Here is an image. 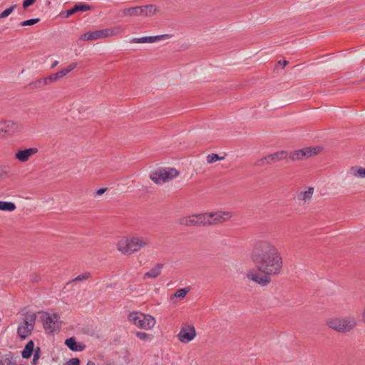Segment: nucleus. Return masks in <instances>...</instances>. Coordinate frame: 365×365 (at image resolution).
Wrapping results in <instances>:
<instances>
[{
  "instance_id": "nucleus-1",
  "label": "nucleus",
  "mask_w": 365,
  "mask_h": 365,
  "mask_svg": "<svg viewBox=\"0 0 365 365\" xmlns=\"http://www.w3.org/2000/svg\"><path fill=\"white\" fill-rule=\"evenodd\" d=\"M251 259L260 274L254 270L247 272V278L261 286H267L272 276L279 275L282 269L283 259L278 248L269 240H260L255 242Z\"/></svg>"
},
{
  "instance_id": "nucleus-2",
  "label": "nucleus",
  "mask_w": 365,
  "mask_h": 365,
  "mask_svg": "<svg viewBox=\"0 0 365 365\" xmlns=\"http://www.w3.org/2000/svg\"><path fill=\"white\" fill-rule=\"evenodd\" d=\"M150 244L151 240L148 236L133 235L120 239L116 243V249L124 255H131Z\"/></svg>"
},
{
  "instance_id": "nucleus-3",
  "label": "nucleus",
  "mask_w": 365,
  "mask_h": 365,
  "mask_svg": "<svg viewBox=\"0 0 365 365\" xmlns=\"http://www.w3.org/2000/svg\"><path fill=\"white\" fill-rule=\"evenodd\" d=\"M329 328L339 333H346L353 330L357 324L354 317H334L327 320Z\"/></svg>"
},
{
  "instance_id": "nucleus-4",
  "label": "nucleus",
  "mask_w": 365,
  "mask_h": 365,
  "mask_svg": "<svg viewBox=\"0 0 365 365\" xmlns=\"http://www.w3.org/2000/svg\"><path fill=\"white\" fill-rule=\"evenodd\" d=\"M128 319L137 327L146 330L153 329L156 323L155 319L153 316L139 312H130L128 316Z\"/></svg>"
},
{
  "instance_id": "nucleus-5",
  "label": "nucleus",
  "mask_w": 365,
  "mask_h": 365,
  "mask_svg": "<svg viewBox=\"0 0 365 365\" xmlns=\"http://www.w3.org/2000/svg\"><path fill=\"white\" fill-rule=\"evenodd\" d=\"M179 172L171 168H158L150 174V178L155 184H163L178 176Z\"/></svg>"
},
{
  "instance_id": "nucleus-6",
  "label": "nucleus",
  "mask_w": 365,
  "mask_h": 365,
  "mask_svg": "<svg viewBox=\"0 0 365 365\" xmlns=\"http://www.w3.org/2000/svg\"><path fill=\"white\" fill-rule=\"evenodd\" d=\"M23 130L22 123L18 120H0V136H12Z\"/></svg>"
},
{
  "instance_id": "nucleus-7",
  "label": "nucleus",
  "mask_w": 365,
  "mask_h": 365,
  "mask_svg": "<svg viewBox=\"0 0 365 365\" xmlns=\"http://www.w3.org/2000/svg\"><path fill=\"white\" fill-rule=\"evenodd\" d=\"M36 322V314H31L26 317L24 322L20 324L17 329V334L21 339H26L34 329Z\"/></svg>"
},
{
  "instance_id": "nucleus-8",
  "label": "nucleus",
  "mask_w": 365,
  "mask_h": 365,
  "mask_svg": "<svg viewBox=\"0 0 365 365\" xmlns=\"http://www.w3.org/2000/svg\"><path fill=\"white\" fill-rule=\"evenodd\" d=\"M43 328L47 332L53 333L59 329L61 324L59 316L54 314L44 313L42 316Z\"/></svg>"
},
{
  "instance_id": "nucleus-9",
  "label": "nucleus",
  "mask_w": 365,
  "mask_h": 365,
  "mask_svg": "<svg viewBox=\"0 0 365 365\" xmlns=\"http://www.w3.org/2000/svg\"><path fill=\"white\" fill-rule=\"evenodd\" d=\"M178 339L182 344H187L196 336V331L193 324H183L178 334Z\"/></svg>"
},
{
  "instance_id": "nucleus-10",
  "label": "nucleus",
  "mask_w": 365,
  "mask_h": 365,
  "mask_svg": "<svg viewBox=\"0 0 365 365\" xmlns=\"http://www.w3.org/2000/svg\"><path fill=\"white\" fill-rule=\"evenodd\" d=\"M156 11L155 6L153 5L132 7L125 9L123 11L125 16H148L155 14Z\"/></svg>"
},
{
  "instance_id": "nucleus-11",
  "label": "nucleus",
  "mask_w": 365,
  "mask_h": 365,
  "mask_svg": "<svg viewBox=\"0 0 365 365\" xmlns=\"http://www.w3.org/2000/svg\"><path fill=\"white\" fill-rule=\"evenodd\" d=\"M288 157V153L285 150H280L272 154L268 155L258 161V165L271 164L277 161L286 159Z\"/></svg>"
},
{
  "instance_id": "nucleus-12",
  "label": "nucleus",
  "mask_w": 365,
  "mask_h": 365,
  "mask_svg": "<svg viewBox=\"0 0 365 365\" xmlns=\"http://www.w3.org/2000/svg\"><path fill=\"white\" fill-rule=\"evenodd\" d=\"M38 152V148L35 147L18 150L14 154V158L19 163H26Z\"/></svg>"
},
{
  "instance_id": "nucleus-13",
  "label": "nucleus",
  "mask_w": 365,
  "mask_h": 365,
  "mask_svg": "<svg viewBox=\"0 0 365 365\" xmlns=\"http://www.w3.org/2000/svg\"><path fill=\"white\" fill-rule=\"evenodd\" d=\"M319 148H305L292 153L289 156L292 160H299L305 158L311 157L317 154Z\"/></svg>"
},
{
  "instance_id": "nucleus-14",
  "label": "nucleus",
  "mask_w": 365,
  "mask_h": 365,
  "mask_svg": "<svg viewBox=\"0 0 365 365\" xmlns=\"http://www.w3.org/2000/svg\"><path fill=\"white\" fill-rule=\"evenodd\" d=\"M180 224L189 227L202 226L200 213L182 217L180 220Z\"/></svg>"
},
{
  "instance_id": "nucleus-15",
  "label": "nucleus",
  "mask_w": 365,
  "mask_h": 365,
  "mask_svg": "<svg viewBox=\"0 0 365 365\" xmlns=\"http://www.w3.org/2000/svg\"><path fill=\"white\" fill-rule=\"evenodd\" d=\"M103 38H107L106 29L94 31L86 32L81 36L80 39L82 41H93Z\"/></svg>"
},
{
  "instance_id": "nucleus-16",
  "label": "nucleus",
  "mask_w": 365,
  "mask_h": 365,
  "mask_svg": "<svg viewBox=\"0 0 365 365\" xmlns=\"http://www.w3.org/2000/svg\"><path fill=\"white\" fill-rule=\"evenodd\" d=\"M213 212L215 225L226 222L233 216V213L230 211L217 210Z\"/></svg>"
},
{
  "instance_id": "nucleus-17",
  "label": "nucleus",
  "mask_w": 365,
  "mask_h": 365,
  "mask_svg": "<svg viewBox=\"0 0 365 365\" xmlns=\"http://www.w3.org/2000/svg\"><path fill=\"white\" fill-rule=\"evenodd\" d=\"M163 264H155L149 271L146 272L143 275V279H155L159 277L163 268Z\"/></svg>"
},
{
  "instance_id": "nucleus-18",
  "label": "nucleus",
  "mask_w": 365,
  "mask_h": 365,
  "mask_svg": "<svg viewBox=\"0 0 365 365\" xmlns=\"http://www.w3.org/2000/svg\"><path fill=\"white\" fill-rule=\"evenodd\" d=\"M168 35H158V36H143L140 38H134L131 41L133 43H154L158 41L165 39Z\"/></svg>"
},
{
  "instance_id": "nucleus-19",
  "label": "nucleus",
  "mask_w": 365,
  "mask_h": 365,
  "mask_svg": "<svg viewBox=\"0 0 365 365\" xmlns=\"http://www.w3.org/2000/svg\"><path fill=\"white\" fill-rule=\"evenodd\" d=\"M65 344L73 351H82L86 348L83 343H77L74 337L66 339Z\"/></svg>"
},
{
  "instance_id": "nucleus-20",
  "label": "nucleus",
  "mask_w": 365,
  "mask_h": 365,
  "mask_svg": "<svg viewBox=\"0 0 365 365\" xmlns=\"http://www.w3.org/2000/svg\"><path fill=\"white\" fill-rule=\"evenodd\" d=\"M202 226L215 225L214 212H206L200 213Z\"/></svg>"
},
{
  "instance_id": "nucleus-21",
  "label": "nucleus",
  "mask_w": 365,
  "mask_h": 365,
  "mask_svg": "<svg viewBox=\"0 0 365 365\" xmlns=\"http://www.w3.org/2000/svg\"><path fill=\"white\" fill-rule=\"evenodd\" d=\"M347 175L358 178H365V168L352 166L348 170Z\"/></svg>"
},
{
  "instance_id": "nucleus-22",
  "label": "nucleus",
  "mask_w": 365,
  "mask_h": 365,
  "mask_svg": "<svg viewBox=\"0 0 365 365\" xmlns=\"http://www.w3.org/2000/svg\"><path fill=\"white\" fill-rule=\"evenodd\" d=\"M313 194H314V187H309L307 190L301 191L297 195V199L300 201L307 202L312 199Z\"/></svg>"
},
{
  "instance_id": "nucleus-23",
  "label": "nucleus",
  "mask_w": 365,
  "mask_h": 365,
  "mask_svg": "<svg viewBox=\"0 0 365 365\" xmlns=\"http://www.w3.org/2000/svg\"><path fill=\"white\" fill-rule=\"evenodd\" d=\"M125 29L122 26H115L111 28L106 29V37H110L119 35L123 33Z\"/></svg>"
},
{
  "instance_id": "nucleus-24",
  "label": "nucleus",
  "mask_w": 365,
  "mask_h": 365,
  "mask_svg": "<svg viewBox=\"0 0 365 365\" xmlns=\"http://www.w3.org/2000/svg\"><path fill=\"white\" fill-rule=\"evenodd\" d=\"M189 292L190 289L188 287L180 289L170 296V300L173 303H176L175 299L177 298H179L180 299H184Z\"/></svg>"
},
{
  "instance_id": "nucleus-25",
  "label": "nucleus",
  "mask_w": 365,
  "mask_h": 365,
  "mask_svg": "<svg viewBox=\"0 0 365 365\" xmlns=\"http://www.w3.org/2000/svg\"><path fill=\"white\" fill-rule=\"evenodd\" d=\"M34 344L32 340H30L24 348L23 351H21V356L24 359H29L31 354L33 351L34 350Z\"/></svg>"
},
{
  "instance_id": "nucleus-26",
  "label": "nucleus",
  "mask_w": 365,
  "mask_h": 365,
  "mask_svg": "<svg viewBox=\"0 0 365 365\" xmlns=\"http://www.w3.org/2000/svg\"><path fill=\"white\" fill-rule=\"evenodd\" d=\"M16 205L12 202L0 201V210L13 212L16 210Z\"/></svg>"
},
{
  "instance_id": "nucleus-27",
  "label": "nucleus",
  "mask_w": 365,
  "mask_h": 365,
  "mask_svg": "<svg viewBox=\"0 0 365 365\" xmlns=\"http://www.w3.org/2000/svg\"><path fill=\"white\" fill-rule=\"evenodd\" d=\"M46 86L45 78H39L30 83V86L32 88H42Z\"/></svg>"
},
{
  "instance_id": "nucleus-28",
  "label": "nucleus",
  "mask_w": 365,
  "mask_h": 365,
  "mask_svg": "<svg viewBox=\"0 0 365 365\" xmlns=\"http://www.w3.org/2000/svg\"><path fill=\"white\" fill-rule=\"evenodd\" d=\"M225 158L223 156H220L216 153H211L207 156V162L210 164L213 163L217 160H223Z\"/></svg>"
},
{
  "instance_id": "nucleus-29",
  "label": "nucleus",
  "mask_w": 365,
  "mask_h": 365,
  "mask_svg": "<svg viewBox=\"0 0 365 365\" xmlns=\"http://www.w3.org/2000/svg\"><path fill=\"white\" fill-rule=\"evenodd\" d=\"M73 9L75 10V12L76 13L78 11H89L91 9V6L86 4H79L74 5Z\"/></svg>"
},
{
  "instance_id": "nucleus-30",
  "label": "nucleus",
  "mask_w": 365,
  "mask_h": 365,
  "mask_svg": "<svg viewBox=\"0 0 365 365\" xmlns=\"http://www.w3.org/2000/svg\"><path fill=\"white\" fill-rule=\"evenodd\" d=\"M46 85L55 83L59 80L56 73H52L44 78Z\"/></svg>"
},
{
  "instance_id": "nucleus-31",
  "label": "nucleus",
  "mask_w": 365,
  "mask_h": 365,
  "mask_svg": "<svg viewBox=\"0 0 365 365\" xmlns=\"http://www.w3.org/2000/svg\"><path fill=\"white\" fill-rule=\"evenodd\" d=\"M9 172V168L7 166H0V182L5 179Z\"/></svg>"
},
{
  "instance_id": "nucleus-32",
  "label": "nucleus",
  "mask_w": 365,
  "mask_h": 365,
  "mask_svg": "<svg viewBox=\"0 0 365 365\" xmlns=\"http://www.w3.org/2000/svg\"><path fill=\"white\" fill-rule=\"evenodd\" d=\"M41 356V349L39 347H37L36 349H34V354L33 357V365H36L39 358Z\"/></svg>"
},
{
  "instance_id": "nucleus-33",
  "label": "nucleus",
  "mask_w": 365,
  "mask_h": 365,
  "mask_svg": "<svg viewBox=\"0 0 365 365\" xmlns=\"http://www.w3.org/2000/svg\"><path fill=\"white\" fill-rule=\"evenodd\" d=\"M40 21L39 19H28V20H26L24 21H22L21 23V26H31V25H34L36 23H38V21Z\"/></svg>"
},
{
  "instance_id": "nucleus-34",
  "label": "nucleus",
  "mask_w": 365,
  "mask_h": 365,
  "mask_svg": "<svg viewBox=\"0 0 365 365\" xmlns=\"http://www.w3.org/2000/svg\"><path fill=\"white\" fill-rule=\"evenodd\" d=\"M14 7H15V6H11L6 9L4 11H2L0 14V19L6 18L9 15H10L11 14V12L13 11Z\"/></svg>"
},
{
  "instance_id": "nucleus-35",
  "label": "nucleus",
  "mask_w": 365,
  "mask_h": 365,
  "mask_svg": "<svg viewBox=\"0 0 365 365\" xmlns=\"http://www.w3.org/2000/svg\"><path fill=\"white\" fill-rule=\"evenodd\" d=\"M91 277V274L89 272H84L78 275L74 278L73 281H83L88 279Z\"/></svg>"
},
{
  "instance_id": "nucleus-36",
  "label": "nucleus",
  "mask_w": 365,
  "mask_h": 365,
  "mask_svg": "<svg viewBox=\"0 0 365 365\" xmlns=\"http://www.w3.org/2000/svg\"><path fill=\"white\" fill-rule=\"evenodd\" d=\"M12 356H11L10 355H6L3 357L2 360H1V364L2 365H12L13 364V361H12Z\"/></svg>"
},
{
  "instance_id": "nucleus-37",
  "label": "nucleus",
  "mask_w": 365,
  "mask_h": 365,
  "mask_svg": "<svg viewBox=\"0 0 365 365\" xmlns=\"http://www.w3.org/2000/svg\"><path fill=\"white\" fill-rule=\"evenodd\" d=\"M136 336L141 340L146 341L149 338V334L145 332L137 331Z\"/></svg>"
},
{
  "instance_id": "nucleus-38",
  "label": "nucleus",
  "mask_w": 365,
  "mask_h": 365,
  "mask_svg": "<svg viewBox=\"0 0 365 365\" xmlns=\"http://www.w3.org/2000/svg\"><path fill=\"white\" fill-rule=\"evenodd\" d=\"M64 365H80V360L78 358H72L67 361Z\"/></svg>"
},
{
  "instance_id": "nucleus-39",
  "label": "nucleus",
  "mask_w": 365,
  "mask_h": 365,
  "mask_svg": "<svg viewBox=\"0 0 365 365\" xmlns=\"http://www.w3.org/2000/svg\"><path fill=\"white\" fill-rule=\"evenodd\" d=\"M56 73L58 75V78L61 79L63 77H64L65 76H66L68 73L66 69L63 68V69L60 70L59 71L56 72Z\"/></svg>"
},
{
  "instance_id": "nucleus-40",
  "label": "nucleus",
  "mask_w": 365,
  "mask_h": 365,
  "mask_svg": "<svg viewBox=\"0 0 365 365\" xmlns=\"http://www.w3.org/2000/svg\"><path fill=\"white\" fill-rule=\"evenodd\" d=\"M76 67H77V63H71L66 68H65V69H66L68 73H69L71 71L74 70Z\"/></svg>"
},
{
  "instance_id": "nucleus-41",
  "label": "nucleus",
  "mask_w": 365,
  "mask_h": 365,
  "mask_svg": "<svg viewBox=\"0 0 365 365\" xmlns=\"http://www.w3.org/2000/svg\"><path fill=\"white\" fill-rule=\"evenodd\" d=\"M75 13H76L75 10H74V9L73 7L72 9H71L69 10H67L65 13H63L62 15H63V17L67 18V17L71 16L72 14H73Z\"/></svg>"
},
{
  "instance_id": "nucleus-42",
  "label": "nucleus",
  "mask_w": 365,
  "mask_h": 365,
  "mask_svg": "<svg viewBox=\"0 0 365 365\" xmlns=\"http://www.w3.org/2000/svg\"><path fill=\"white\" fill-rule=\"evenodd\" d=\"M35 1L36 0H24L23 2V7L24 9H26V8L30 6L35 2Z\"/></svg>"
},
{
  "instance_id": "nucleus-43",
  "label": "nucleus",
  "mask_w": 365,
  "mask_h": 365,
  "mask_svg": "<svg viewBox=\"0 0 365 365\" xmlns=\"http://www.w3.org/2000/svg\"><path fill=\"white\" fill-rule=\"evenodd\" d=\"M107 190V188H100L96 191V196L101 195L105 193Z\"/></svg>"
},
{
  "instance_id": "nucleus-44",
  "label": "nucleus",
  "mask_w": 365,
  "mask_h": 365,
  "mask_svg": "<svg viewBox=\"0 0 365 365\" xmlns=\"http://www.w3.org/2000/svg\"><path fill=\"white\" fill-rule=\"evenodd\" d=\"M40 279V277L38 275L32 276L31 280L34 282H38Z\"/></svg>"
},
{
  "instance_id": "nucleus-45",
  "label": "nucleus",
  "mask_w": 365,
  "mask_h": 365,
  "mask_svg": "<svg viewBox=\"0 0 365 365\" xmlns=\"http://www.w3.org/2000/svg\"><path fill=\"white\" fill-rule=\"evenodd\" d=\"M58 64V61H55L52 63V65H51V68H55Z\"/></svg>"
},
{
  "instance_id": "nucleus-46",
  "label": "nucleus",
  "mask_w": 365,
  "mask_h": 365,
  "mask_svg": "<svg viewBox=\"0 0 365 365\" xmlns=\"http://www.w3.org/2000/svg\"><path fill=\"white\" fill-rule=\"evenodd\" d=\"M86 365H96L93 361H88Z\"/></svg>"
},
{
  "instance_id": "nucleus-47",
  "label": "nucleus",
  "mask_w": 365,
  "mask_h": 365,
  "mask_svg": "<svg viewBox=\"0 0 365 365\" xmlns=\"http://www.w3.org/2000/svg\"><path fill=\"white\" fill-rule=\"evenodd\" d=\"M287 64V61L284 60V61H282L283 67H284Z\"/></svg>"
},
{
  "instance_id": "nucleus-48",
  "label": "nucleus",
  "mask_w": 365,
  "mask_h": 365,
  "mask_svg": "<svg viewBox=\"0 0 365 365\" xmlns=\"http://www.w3.org/2000/svg\"><path fill=\"white\" fill-rule=\"evenodd\" d=\"M103 365H111V364L109 363H106V364H104Z\"/></svg>"
}]
</instances>
